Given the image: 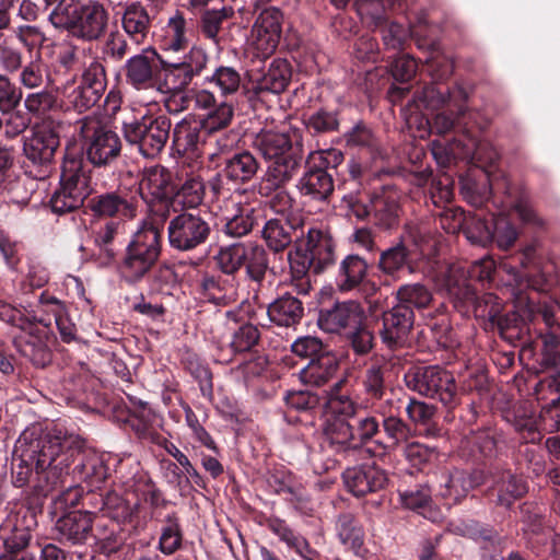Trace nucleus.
I'll return each instance as SVG.
<instances>
[{
	"mask_svg": "<svg viewBox=\"0 0 560 560\" xmlns=\"http://www.w3.org/2000/svg\"><path fill=\"white\" fill-rule=\"evenodd\" d=\"M83 447V441L62 429L43 432L38 428L23 431L15 444L19 462L12 469V482L22 488L36 477L35 487L44 494L62 483L74 454Z\"/></svg>",
	"mask_w": 560,
	"mask_h": 560,
	"instance_id": "nucleus-1",
	"label": "nucleus"
},
{
	"mask_svg": "<svg viewBox=\"0 0 560 560\" xmlns=\"http://www.w3.org/2000/svg\"><path fill=\"white\" fill-rule=\"evenodd\" d=\"M254 148L265 160L271 161L259 187L260 195L289 183L303 159L302 144L287 132L261 130L254 139Z\"/></svg>",
	"mask_w": 560,
	"mask_h": 560,
	"instance_id": "nucleus-2",
	"label": "nucleus"
},
{
	"mask_svg": "<svg viewBox=\"0 0 560 560\" xmlns=\"http://www.w3.org/2000/svg\"><path fill=\"white\" fill-rule=\"evenodd\" d=\"M163 223L150 218L132 235L119 266L120 275L126 282H139L155 266L161 255Z\"/></svg>",
	"mask_w": 560,
	"mask_h": 560,
	"instance_id": "nucleus-3",
	"label": "nucleus"
},
{
	"mask_svg": "<svg viewBox=\"0 0 560 560\" xmlns=\"http://www.w3.org/2000/svg\"><path fill=\"white\" fill-rule=\"evenodd\" d=\"M49 20L57 28H65L78 37L96 39L107 24V13L97 2H58Z\"/></svg>",
	"mask_w": 560,
	"mask_h": 560,
	"instance_id": "nucleus-4",
	"label": "nucleus"
},
{
	"mask_svg": "<svg viewBox=\"0 0 560 560\" xmlns=\"http://www.w3.org/2000/svg\"><path fill=\"white\" fill-rule=\"evenodd\" d=\"M404 381L410 390L439 399L450 410L458 405L454 376L438 365L411 368L405 374Z\"/></svg>",
	"mask_w": 560,
	"mask_h": 560,
	"instance_id": "nucleus-5",
	"label": "nucleus"
},
{
	"mask_svg": "<svg viewBox=\"0 0 560 560\" xmlns=\"http://www.w3.org/2000/svg\"><path fill=\"white\" fill-rule=\"evenodd\" d=\"M214 260L217 267L225 275H234L245 267L248 278L256 282L264 280L269 266L265 248L252 242H236L221 246Z\"/></svg>",
	"mask_w": 560,
	"mask_h": 560,
	"instance_id": "nucleus-6",
	"label": "nucleus"
},
{
	"mask_svg": "<svg viewBox=\"0 0 560 560\" xmlns=\"http://www.w3.org/2000/svg\"><path fill=\"white\" fill-rule=\"evenodd\" d=\"M82 150L95 166H105L115 161L121 151V141L116 132L107 128L95 116L78 121Z\"/></svg>",
	"mask_w": 560,
	"mask_h": 560,
	"instance_id": "nucleus-7",
	"label": "nucleus"
},
{
	"mask_svg": "<svg viewBox=\"0 0 560 560\" xmlns=\"http://www.w3.org/2000/svg\"><path fill=\"white\" fill-rule=\"evenodd\" d=\"M89 195V177L83 171L81 159L66 156L62 164L60 187L50 198L55 213L63 214L79 209Z\"/></svg>",
	"mask_w": 560,
	"mask_h": 560,
	"instance_id": "nucleus-8",
	"label": "nucleus"
},
{
	"mask_svg": "<svg viewBox=\"0 0 560 560\" xmlns=\"http://www.w3.org/2000/svg\"><path fill=\"white\" fill-rule=\"evenodd\" d=\"M212 233L207 214L197 209L186 210L171 219L167 228L172 248L191 252L207 243Z\"/></svg>",
	"mask_w": 560,
	"mask_h": 560,
	"instance_id": "nucleus-9",
	"label": "nucleus"
},
{
	"mask_svg": "<svg viewBox=\"0 0 560 560\" xmlns=\"http://www.w3.org/2000/svg\"><path fill=\"white\" fill-rule=\"evenodd\" d=\"M172 124L166 116L153 119H142L124 124L125 139L137 145L139 152L145 158H155L164 149Z\"/></svg>",
	"mask_w": 560,
	"mask_h": 560,
	"instance_id": "nucleus-10",
	"label": "nucleus"
},
{
	"mask_svg": "<svg viewBox=\"0 0 560 560\" xmlns=\"http://www.w3.org/2000/svg\"><path fill=\"white\" fill-rule=\"evenodd\" d=\"M137 192V200L139 197H144L148 192L152 196L155 202L152 205V217L160 222H164L168 215V196L173 192L171 174L160 165L151 166L144 170L142 178L138 187L132 189Z\"/></svg>",
	"mask_w": 560,
	"mask_h": 560,
	"instance_id": "nucleus-11",
	"label": "nucleus"
},
{
	"mask_svg": "<svg viewBox=\"0 0 560 560\" xmlns=\"http://www.w3.org/2000/svg\"><path fill=\"white\" fill-rule=\"evenodd\" d=\"M59 147V135L52 121L35 125L31 135L24 138L23 153L33 164L47 166Z\"/></svg>",
	"mask_w": 560,
	"mask_h": 560,
	"instance_id": "nucleus-12",
	"label": "nucleus"
},
{
	"mask_svg": "<svg viewBox=\"0 0 560 560\" xmlns=\"http://www.w3.org/2000/svg\"><path fill=\"white\" fill-rule=\"evenodd\" d=\"M259 168L258 161L248 151H243L226 159L222 174H217L209 186L215 196H225L230 188L225 187L224 178L236 185L248 183L254 178Z\"/></svg>",
	"mask_w": 560,
	"mask_h": 560,
	"instance_id": "nucleus-13",
	"label": "nucleus"
},
{
	"mask_svg": "<svg viewBox=\"0 0 560 560\" xmlns=\"http://www.w3.org/2000/svg\"><path fill=\"white\" fill-rule=\"evenodd\" d=\"M304 235V219L300 212H290L284 220L270 219L262 230V237L273 252H282L292 242L298 244Z\"/></svg>",
	"mask_w": 560,
	"mask_h": 560,
	"instance_id": "nucleus-14",
	"label": "nucleus"
},
{
	"mask_svg": "<svg viewBox=\"0 0 560 560\" xmlns=\"http://www.w3.org/2000/svg\"><path fill=\"white\" fill-rule=\"evenodd\" d=\"M89 207L97 217L133 219L137 215V192L132 189L118 188L94 196L89 201Z\"/></svg>",
	"mask_w": 560,
	"mask_h": 560,
	"instance_id": "nucleus-15",
	"label": "nucleus"
},
{
	"mask_svg": "<svg viewBox=\"0 0 560 560\" xmlns=\"http://www.w3.org/2000/svg\"><path fill=\"white\" fill-rule=\"evenodd\" d=\"M415 324V312L404 305H395L382 315V328L378 330L382 342L390 350L401 348Z\"/></svg>",
	"mask_w": 560,
	"mask_h": 560,
	"instance_id": "nucleus-16",
	"label": "nucleus"
},
{
	"mask_svg": "<svg viewBox=\"0 0 560 560\" xmlns=\"http://www.w3.org/2000/svg\"><path fill=\"white\" fill-rule=\"evenodd\" d=\"M162 58L150 49L131 57L125 65L126 81L137 90H155Z\"/></svg>",
	"mask_w": 560,
	"mask_h": 560,
	"instance_id": "nucleus-17",
	"label": "nucleus"
},
{
	"mask_svg": "<svg viewBox=\"0 0 560 560\" xmlns=\"http://www.w3.org/2000/svg\"><path fill=\"white\" fill-rule=\"evenodd\" d=\"M244 191L236 189L224 200L222 215L225 221L224 232L233 237L249 233L254 226V207L244 201Z\"/></svg>",
	"mask_w": 560,
	"mask_h": 560,
	"instance_id": "nucleus-18",
	"label": "nucleus"
},
{
	"mask_svg": "<svg viewBox=\"0 0 560 560\" xmlns=\"http://www.w3.org/2000/svg\"><path fill=\"white\" fill-rule=\"evenodd\" d=\"M342 478L346 488L355 497L380 491L388 480L386 472L374 464L347 468Z\"/></svg>",
	"mask_w": 560,
	"mask_h": 560,
	"instance_id": "nucleus-19",
	"label": "nucleus"
},
{
	"mask_svg": "<svg viewBox=\"0 0 560 560\" xmlns=\"http://www.w3.org/2000/svg\"><path fill=\"white\" fill-rule=\"evenodd\" d=\"M95 517L90 512L73 511L60 517L55 525L58 539L71 545H83L92 538Z\"/></svg>",
	"mask_w": 560,
	"mask_h": 560,
	"instance_id": "nucleus-20",
	"label": "nucleus"
},
{
	"mask_svg": "<svg viewBox=\"0 0 560 560\" xmlns=\"http://www.w3.org/2000/svg\"><path fill=\"white\" fill-rule=\"evenodd\" d=\"M363 316V308L357 301L338 302L330 308L322 310L318 326L327 332H339L358 324Z\"/></svg>",
	"mask_w": 560,
	"mask_h": 560,
	"instance_id": "nucleus-21",
	"label": "nucleus"
},
{
	"mask_svg": "<svg viewBox=\"0 0 560 560\" xmlns=\"http://www.w3.org/2000/svg\"><path fill=\"white\" fill-rule=\"evenodd\" d=\"M303 250L314 261V272L320 273L335 260V243L331 236L319 229L310 228Z\"/></svg>",
	"mask_w": 560,
	"mask_h": 560,
	"instance_id": "nucleus-22",
	"label": "nucleus"
},
{
	"mask_svg": "<svg viewBox=\"0 0 560 560\" xmlns=\"http://www.w3.org/2000/svg\"><path fill=\"white\" fill-rule=\"evenodd\" d=\"M291 74V68L287 60L275 59L266 71L253 75V91L255 94L262 92L280 94L287 89Z\"/></svg>",
	"mask_w": 560,
	"mask_h": 560,
	"instance_id": "nucleus-23",
	"label": "nucleus"
},
{
	"mask_svg": "<svg viewBox=\"0 0 560 560\" xmlns=\"http://www.w3.org/2000/svg\"><path fill=\"white\" fill-rule=\"evenodd\" d=\"M399 197L393 189H383L371 198V214L380 229L390 230L399 222Z\"/></svg>",
	"mask_w": 560,
	"mask_h": 560,
	"instance_id": "nucleus-24",
	"label": "nucleus"
},
{
	"mask_svg": "<svg viewBox=\"0 0 560 560\" xmlns=\"http://www.w3.org/2000/svg\"><path fill=\"white\" fill-rule=\"evenodd\" d=\"M19 352L28 359L35 366L45 368L51 361V353L47 345V332L30 325V331L15 339Z\"/></svg>",
	"mask_w": 560,
	"mask_h": 560,
	"instance_id": "nucleus-25",
	"label": "nucleus"
},
{
	"mask_svg": "<svg viewBox=\"0 0 560 560\" xmlns=\"http://www.w3.org/2000/svg\"><path fill=\"white\" fill-rule=\"evenodd\" d=\"M393 399L375 405V411L383 416V429L393 446H398L408 440L411 434L410 427L397 416L400 406Z\"/></svg>",
	"mask_w": 560,
	"mask_h": 560,
	"instance_id": "nucleus-26",
	"label": "nucleus"
},
{
	"mask_svg": "<svg viewBox=\"0 0 560 560\" xmlns=\"http://www.w3.org/2000/svg\"><path fill=\"white\" fill-rule=\"evenodd\" d=\"M92 538L95 540L100 551L109 556L118 552L122 548L127 537L119 523L104 516H98L95 517Z\"/></svg>",
	"mask_w": 560,
	"mask_h": 560,
	"instance_id": "nucleus-27",
	"label": "nucleus"
},
{
	"mask_svg": "<svg viewBox=\"0 0 560 560\" xmlns=\"http://www.w3.org/2000/svg\"><path fill=\"white\" fill-rule=\"evenodd\" d=\"M323 434L325 441L336 452H347L350 450H359V444L355 443V433L353 427L345 418L329 417L327 418Z\"/></svg>",
	"mask_w": 560,
	"mask_h": 560,
	"instance_id": "nucleus-28",
	"label": "nucleus"
},
{
	"mask_svg": "<svg viewBox=\"0 0 560 560\" xmlns=\"http://www.w3.org/2000/svg\"><path fill=\"white\" fill-rule=\"evenodd\" d=\"M368 262L357 254L346 256L338 268L336 285L340 292L358 289L368 275Z\"/></svg>",
	"mask_w": 560,
	"mask_h": 560,
	"instance_id": "nucleus-29",
	"label": "nucleus"
},
{
	"mask_svg": "<svg viewBox=\"0 0 560 560\" xmlns=\"http://www.w3.org/2000/svg\"><path fill=\"white\" fill-rule=\"evenodd\" d=\"M267 314L276 325L291 327L301 320L304 307L298 298L284 294L269 304Z\"/></svg>",
	"mask_w": 560,
	"mask_h": 560,
	"instance_id": "nucleus-30",
	"label": "nucleus"
},
{
	"mask_svg": "<svg viewBox=\"0 0 560 560\" xmlns=\"http://www.w3.org/2000/svg\"><path fill=\"white\" fill-rule=\"evenodd\" d=\"M299 191L315 200H326L334 191V180L323 168H313L304 173L298 183Z\"/></svg>",
	"mask_w": 560,
	"mask_h": 560,
	"instance_id": "nucleus-31",
	"label": "nucleus"
},
{
	"mask_svg": "<svg viewBox=\"0 0 560 560\" xmlns=\"http://www.w3.org/2000/svg\"><path fill=\"white\" fill-rule=\"evenodd\" d=\"M203 126L195 119H183L173 131V143L178 152H195L205 142Z\"/></svg>",
	"mask_w": 560,
	"mask_h": 560,
	"instance_id": "nucleus-32",
	"label": "nucleus"
},
{
	"mask_svg": "<svg viewBox=\"0 0 560 560\" xmlns=\"http://www.w3.org/2000/svg\"><path fill=\"white\" fill-rule=\"evenodd\" d=\"M192 79L178 62H166L162 59L156 91L162 94L182 93Z\"/></svg>",
	"mask_w": 560,
	"mask_h": 560,
	"instance_id": "nucleus-33",
	"label": "nucleus"
},
{
	"mask_svg": "<svg viewBox=\"0 0 560 560\" xmlns=\"http://www.w3.org/2000/svg\"><path fill=\"white\" fill-rule=\"evenodd\" d=\"M467 98V92L460 86L456 88L451 94L448 89L443 91L436 85H429L423 89L421 95V101L424 103L425 107L433 110L442 108L450 101L454 102L458 117L463 116L466 112V107L463 103H465Z\"/></svg>",
	"mask_w": 560,
	"mask_h": 560,
	"instance_id": "nucleus-34",
	"label": "nucleus"
},
{
	"mask_svg": "<svg viewBox=\"0 0 560 560\" xmlns=\"http://www.w3.org/2000/svg\"><path fill=\"white\" fill-rule=\"evenodd\" d=\"M338 360L331 352H323L312 359L308 365L302 371V380L313 386L326 384L336 373Z\"/></svg>",
	"mask_w": 560,
	"mask_h": 560,
	"instance_id": "nucleus-35",
	"label": "nucleus"
},
{
	"mask_svg": "<svg viewBox=\"0 0 560 560\" xmlns=\"http://www.w3.org/2000/svg\"><path fill=\"white\" fill-rule=\"evenodd\" d=\"M493 491L497 492L498 503L509 508L527 492V486L522 477L503 470L495 476Z\"/></svg>",
	"mask_w": 560,
	"mask_h": 560,
	"instance_id": "nucleus-36",
	"label": "nucleus"
},
{
	"mask_svg": "<svg viewBox=\"0 0 560 560\" xmlns=\"http://www.w3.org/2000/svg\"><path fill=\"white\" fill-rule=\"evenodd\" d=\"M475 486L476 482L467 472L455 469L441 476L439 493L456 503L465 498Z\"/></svg>",
	"mask_w": 560,
	"mask_h": 560,
	"instance_id": "nucleus-37",
	"label": "nucleus"
},
{
	"mask_svg": "<svg viewBox=\"0 0 560 560\" xmlns=\"http://www.w3.org/2000/svg\"><path fill=\"white\" fill-rule=\"evenodd\" d=\"M492 225L491 228L479 221V238L482 240L492 236L500 248L509 249L512 247L518 237V232L510 220L505 215L499 214L493 218Z\"/></svg>",
	"mask_w": 560,
	"mask_h": 560,
	"instance_id": "nucleus-38",
	"label": "nucleus"
},
{
	"mask_svg": "<svg viewBox=\"0 0 560 560\" xmlns=\"http://www.w3.org/2000/svg\"><path fill=\"white\" fill-rule=\"evenodd\" d=\"M336 530L343 545L348 546L355 555H362L364 530L353 514H340L336 521Z\"/></svg>",
	"mask_w": 560,
	"mask_h": 560,
	"instance_id": "nucleus-39",
	"label": "nucleus"
},
{
	"mask_svg": "<svg viewBox=\"0 0 560 560\" xmlns=\"http://www.w3.org/2000/svg\"><path fill=\"white\" fill-rule=\"evenodd\" d=\"M396 305H404L406 308L423 310L430 306L433 301L431 290L420 282L406 283L396 291Z\"/></svg>",
	"mask_w": 560,
	"mask_h": 560,
	"instance_id": "nucleus-40",
	"label": "nucleus"
},
{
	"mask_svg": "<svg viewBox=\"0 0 560 560\" xmlns=\"http://www.w3.org/2000/svg\"><path fill=\"white\" fill-rule=\"evenodd\" d=\"M377 267L387 276H394L405 267H408L410 272H412L413 269L410 266L409 248L404 244V242H398L383 250L380 255Z\"/></svg>",
	"mask_w": 560,
	"mask_h": 560,
	"instance_id": "nucleus-41",
	"label": "nucleus"
},
{
	"mask_svg": "<svg viewBox=\"0 0 560 560\" xmlns=\"http://www.w3.org/2000/svg\"><path fill=\"white\" fill-rule=\"evenodd\" d=\"M346 145L352 149H365L373 159L381 155L377 138L372 129L360 121L343 135Z\"/></svg>",
	"mask_w": 560,
	"mask_h": 560,
	"instance_id": "nucleus-42",
	"label": "nucleus"
},
{
	"mask_svg": "<svg viewBox=\"0 0 560 560\" xmlns=\"http://www.w3.org/2000/svg\"><path fill=\"white\" fill-rule=\"evenodd\" d=\"M122 26L125 31L135 39L136 44L142 43L145 38L150 18L148 12L139 3L130 4L122 16Z\"/></svg>",
	"mask_w": 560,
	"mask_h": 560,
	"instance_id": "nucleus-43",
	"label": "nucleus"
},
{
	"mask_svg": "<svg viewBox=\"0 0 560 560\" xmlns=\"http://www.w3.org/2000/svg\"><path fill=\"white\" fill-rule=\"evenodd\" d=\"M303 242L304 241L298 243L295 252L289 254V261L292 279L296 281L295 285L299 292L307 293L311 288L307 273L310 269L314 270V261L311 260V257L303 250Z\"/></svg>",
	"mask_w": 560,
	"mask_h": 560,
	"instance_id": "nucleus-44",
	"label": "nucleus"
},
{
	"mask_svg": "<svg viewBox=\"0 0 560 560\" xmlns=\"http://www.w3.org/2000/svg\"><path fill=\"white\" fill-rule=\"evenodd\" d=\"M268 528L290 548H293L301 557L306 560H313L315 551L310 547L307 540L296 535L283 521L271 518L268 521Z\"/></svg>",
	"mask_w": 560,
	"mask_h": 560,
	"instance_id": "nucleus-45",
	"label": "nucleus"
},
{
	"mask_svg": "<svg viewBox=\"0 0 560 560\" xmlns=\"http://www.w3.org/2000/svg\"><path fill=\"white\" fill-rule=\"evenodd\" d=\"M343 383V380L335 383L328 395L327 407L331 412L330 417H340L348 420L357 415L359 405L341 390Z\"/></svg>",
	"mask_w": 560,
	"mask_h": 560,
	"instance_id": "nucleus-46",
	"label": "nucleus"
},
{
	"mask_svg": "<svg viewBox=\"0 0 560 560\" xmlns=\"http://www.w3.org/2000/svg\"><path fill=\"white\" fill-rule=\"evenodd\" d=\"M104 92L105 90L79 84L74 88L65 86L62 94L69 105L79 112H83L96 105Z\"/></svg>",
	"mask_w": 560,
	"mask_h": 560,
	"instance_id": "nucleus-47",
	"label": "nucleus"
},
{
	"mask_svg": "<svg viewBox=\"0 0 560 560\" xmlns=\"http://www.w3.org/2000/svg\"><path fill=\"white\" fill-rule=\"evenodd\" d=\"M104 92L105 90L79 84L74 88L65 86L62 94L69 105L79 112H83L96 105Z\"/></svg>",
	"mask_w": 560,
	"mask_h": 560,
	"instance_id": "nucleus-48",
	"label": "nucleus"
},
{
	"mask_svg": "<svg viewBox=\"0 0 560 560\" xmlns=\"http://www.w3.org/2000/svg\"><path fill=\"white\" fill-rule=\"evenodd\" d=\"M104 92L105 90L79 84L74 88L65 86L62 94L69 105L79 112H83L96 105Z\"/></svg>",
	"mask_w": 560,
	"mask_h": 560,
	"instance_id": "nucleus-49",
	"label": "nucleus"
},
{
	"mask_svg": "<svg viewBox=\"0 0 560 560\" xmlns=\"http://www.w3.org/2000/svg\"><path fill=\"white\" fill-rule=\"evenodd\" d=\"M159 539V549L164 555H173L182 547L183 530L179 518L175 513L168 514Z\"/></svg>",
	"mask_w": 560,
	"mask_h": 560,
	"instance_id": "nucleus-50",
	"label": "nucleus"
},
{
	"mask_svg": "<svg viewBox=\"0 0 560 560\" xmlns=\"http://www.w3.org/2000/svg\"><path fill=\"white\" fill-rule=\"evenodd\" d=\"M406 413L408 419L416 425L425 427L428 435H436L438 428L433 424V419L436 413V408L433 405L424 401L410 398L406 406Z\"/></svg>",
	"mask_w": 560,
	"mask_h": 560,
	"instance_id": "nucleus-51",
	"label": "nucleus"
},
{
	"mask_svg": "<svg viewBox=\"0 0 560 560\" xmlns=\"http://www.w3.org/2000/svg\"><path fill=\"white\" fill-rule=\"evenodd\" d=\"M137 508V503L130 504L115 491L107 492L103 498V510L107 513L108 520L117 523L129 521Z\"/></svg>",
	"mask_w": 560,
	"mask_h": 560,
	"instance_id": "nucleus-52",
	"label": "nucleus"
},
{
	"mask_svg": "<svg viewBox=\"0 0 560 560\" xmlns=\"http://www.w3.org/2000/svg\"><path fill=\"white\" fill-rule=\"evenodd\" d=\"M234 117V108L229 103H220L200 120L203 126V131L207 135L215 133L220 130L226 129Z\"/></svg>",
	"mask_w": 560,
	"mask_h": 560,
	"instance_id": "nucleus-53",
	"label": "nucleus"
},
{
	"mask_svg": "<svg viewBox=\"0 0 560 560\" xmlns=\"http://www.w3.org/2000/svg\"><path fill=\"white\" fill-rule=\"evenodd\" d=\"M203 197L205 184L197 175L187 177L175 194L176 201L191 210L202 202Z\"/></svg>",
	"mask_w": 560,
	"mask_h": 560,
	"instance_id": "nucleus-54",
	"label": "nucleus"
},
{
	"mask_svg": "<svg viewBox=\"0 0 560 560\" xmlns=\"http://www.w3.org/2000/svg\"><path fill=\"white\" fill-rule=\"evenodd\" d=\"M465 299L474 306V312L477 317L488 318L494 323L498 314L501 312V305L498 298L491 293H485L481 296H476L466 288Z\"/></svg>",
	"mask_w": 560,
	"mask_h": 560,
	"instance_id": "nucleus-55",
	"label": "nucleus"
},
{
	"mask_svg": "<svg viewBox=\"0 0 560 560\" xmlns=\"http://www.w3.org/2000/svg\"><path fill=\"white\" fill-rule=\"evenodd\" d=\"M306 128L314 135L328 133L339 129L337 112L320 108L305 119Z\"/></svg>",
	"mask_w": 560,
	"mask_h": 560,
	"instance_id": "nucleus-56",
	"label": "nucleus"
},
{
	"mask_svg": "<svg viewBox=\"0 0 560 560\" xmlns=\"http://www.w3.org/2000/svg\"><path fill=\"white\" fill-rule=\"evenodd\" d=\"M259 338L258 328L252 324H245L234 332L231 348L240 354L253 352V348L258 343Z\"/></svg>",
	"mask_w": 560,
	"mask_h": 560,
	"instance_id": "nucleus-57",
	"label": "nucleus"
},
{
	"mask_svg": "<svg viewBox=\"0 0 560 560\" xmlns=\"http://www.w3.org/2000/svg\"><path fill=\"white\" fill-rule=\"evenodd\" d=\"M168 38L166 40V48L172 51H179L187 47L188 40L185 34L186 21L182 13L176 12L168 20Z\"/></svg>",
	"mask_w": 560,
	"mask_h": 560,
	"instance_id": "nucleus-58",
	"label": "nucleus"
},
{
	"mask_svg": "<svg viewBox=\"0 0 560 560\" xmlns=\"http://www.w3.org/2000/svg\"><path fill=\"white\" fill-rule=\"evenodd\" d=\"M82 67L81 85L100 90H106L105 68L97 57L89 58Z\"/></svg>",
	"mask_w": 560,
	"mask_h": 560,
	"instance_id": "nucleus-59",
	"label": "nucleus"
},
{
	"mask_svg": "<svg viewBox=\"0 0 560 560\" xmlns=\"http://www.w3.org/2000/svg\"><path fill=\"white\" fill-rule=\"evenodd\" d=\"M209 81L214 83L223 95H228L238 90L241 75L234 68L220 67L214 71Z\"/></svg>",
	"mask_w": 560,
	"mask_h": 560,
	"instance_id": "nucleus-60",
	"label": "nucleus"
},
{
	"mask_svg": "<svg viewBox=\"0 0 560 560\" xmlns=\"http://www.w3.org/2000/svg\"><path fill=\"white\" fill-rule=\"evenodd\" d=\"M91 49L65 45L58 52V61L66 69H73L79 66L81 69L86 65L89 58H94Z\"/></svg>",
	"mask_w": 560,
	"mask_h": 560,
	"instance_id": "nucleus-61",
	"label": "nucleus"
},
{
	"mask_svg": "<svg viewBox=\"0 0 560 560\" xmlns=\"http://www.w3.org/2000/svg\"><path fill=\"white\" fill-rule=\"evenodd\" d=\"M234 10L231 7H223L219 10H207L202 14V31L209 38H215L221 24L231 18Z\"/></svg>",
	"mask_w": 560,
	"mask_h": 560,
	"instance_id": "nucleus-62",
	"label": "nucleus"
},
{
	"mask_svg": "<svg viewBox=\"0 0 560 560\" xmlns=\"http://www.w3.org/2000/svg\"><path fill=\"white\" fill-rule=\"evenodd\" d=\"M22 91L9 78L0 74V110L5 114L19 106Z\"/></svg>",
	"mask_w": 560,
	"mask_h": 560,
	"instance_id": "nucleus-63",
	"label": "nucleus"
},
{
	"mask_svg": "<svg viewBox=\"0 0 560 560\" xmlns=\"http://www.w3.org/2000/svg\"><path fill=\"white\" fill-rule=\"evenodd\" d=\"M355 433V443L359 448L365 446L380 432V423L374 416L365 415L360 417L353 427Z\"/></svg>",
	"mask_w": 560,
	"mask_h": 560,
	"instance_id": "nucleus-64",
	"label": "nucleus"
}]
</instances>
